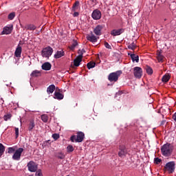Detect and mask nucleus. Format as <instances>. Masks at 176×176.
Segmentation results:
<instances>
[{
    "instance_id": "nucleus-1",
    "label": "nucleus",
    "mask_w": 176,
    "mask_h": 176,
    "mask_svg": "<svg viewBox=\"0 0 176 176\" xmlns=\"http://www.w3.org/2000/svg\"><path fill=\"white\" fill-rule=\"evenodd\" d=\"M161 152L164 156H170L171 152H173L171 144L168 143L164 144L161 148Z\"/></svg>"
},
{
    "instance_id": "nucleus-2",
    "label": "nucleus",
    "mask_w": 176,
    "mask_h": 176,
    "mask_svg": "<svg viewBox=\"0 0 176 176\" xmlns=\"http://www.w3.org/2000/svg\"><path fill=\"white\" fill-rule=\"evenodd\" d=\"M85 140V133L79 131L77 133V135H72L70 138L72 142H82Z\"/></svg>"
},
{
    "instance_id": "nucleus-3",
    "label": "nucleus",
    "mask_w": 176,
    "mask_h": 176,
    "mask_svg": "<svg viewBox=\"0 0 176 176\" xmlns=\"http://www.w3.org/2000/svg\"><path fill=\"white\" fill-rule=\"evenodd\" d=\"M122 74L121 70L116 71V72L111 73L108 76L109 82H118L119 77Z\"/></svg>"
},
{
    "instance_id": "nucleus-4",
    "label": "nucleus",
    "mask_w": 176,
    "mask_h": 176,
    "mask_svg": "<svg viewBox=\"0 0 176 176\" xmlns=\"http://www.w3.org/2000/svg\"><path fill=\"white\" fill-rule=\"evenodd\" d=\"M119 152H118V156L119 157H121L124 159V157H126L127 154L129 153V151H127V148L125 145L121 144L119 147Z\"/></svg>"
},
{
    "instance_id": "nucleus-5",
    "label": "nucleus",
    "mask_w": 176,
    "mask_h": 176,
    "mask_svg": "<svg viewBox=\"0 0 176 176\" xmlns=\"http://www.w3.org/2000/svg\"><path fill=\"white\" fill-rule=\"evenodd\" d=\"M27 167L30 173H36L38 170V164L34 161H30L27 164Z\"/></svg>"
},
{
    "instance_id": "nucleus-6",
    "label": "nucleus",
    "mask_w": 176,
    "mask_h": 176,
    "mask_svg": "<svg viewBox=\"0 0 176 176\" xmlns=\"http://www.w3.org/2000/svg\"><path fill=\"white\" fill-rule=\"evenodd\" d=\"M41 54L43 57L49 58L52 54H53V48L52 47H47L42 50Z\"/></svg>"
},
{
    "instance_id": "nucleus-7",
    "label": "nucleus",
    "mask_w": 176,
    "mask_h": 176,
    "mask_svg": "<svg viewBox=\"0 0 176 176\" xmlns=\"http://www.w3.org/2000/svg\"><path fill=\"white\" fill-rule=\"evenodd\" d=\"M24 152V148H19L16 149L12 155L13 160H20L21 159V153Z\"/></svg>"
},
{
    "instance_id": "nucleus-8",
    "label": "nucleus",
    "mask_w": 176,
    "mask_h": 176,
    "mask_svg": "<svg viewBox=\"0 0 176 176\" xmlns=\"http://www.w3.org/2000/svg\"><path fill=\"white\" fill-rule=\"evenodd\" d=\"M165 170H167L168 173L170 174H173L174 173V170H175V162H168L165 166H164Z\"/></svg>"
},
{
    "instance_id": "nucleus-9",
    "label": "nucleus",
    "mask_w": 176,
    "mask_h": 176,
    "mask_svg": "<svg viewBox=\"0 0 176 176\" xmlns=\"http://www.w3.org/2000/svg\"><path fill=\"white\" fill-rule=\"evenodd\" d=\"M133 75L136 79H141L142 77V69L140 67H135L133 68Z\"/></svg>"
},
{
    "instance_id": "nucleus-10",
    "label": "nucleus",
    "mask_w": 176,
    "mask_h": 176,
    "mask_svg": "<svg viewBox=\"0 0 176 176\" xmlns=\"http://www.w3.org/2000/svg\"><path fill=\"white\" fill-rule=\"evenodd\" d=\"M99 38L100 37L96 36V35H94V34H93L92 32H91L90 34L87 35V41H89V42H91L92 43H96V42L98 41Z\"/></svg>"
},
{
    "instance_id": "nucleus-11",
    "label": "nucleus",
    "mask_w": 176,
    "mask_h": 176,
    "mask_svg": "<svg viewBox=\"0 0 176 176\" xmlns=\"http://www.w3.org/2000/svg\"><path fill=\"white\" fill-rule=\"evenodd\" d=\"M104 27H105L104 25H98L96 26V28L94 30V32L96 35L98 36H100L101 35L102 30L104 29Z\"/></svg>"
},
{
    "instance_id": "nucleus-12",
    "label": "nucleus",
    "mask_w": 176,
    "mask_h": 176,
    "mask_svg": "<svg viewBox=\"0 0 176 176\" xmlns=\"http://www.w3.org/2000/svg\"><path fill=\"white\" fill-rule=\"evenodd\" d=\"M101 11L98 10H94L91 14V17L94 20H100V19H101Z\"/></svg>"
},
{
    "instance_id": "nucleus-13",
    "label": "nucleus",
    "mask_w": 176,
    "mask_h": 176,
    "mask_svg": "<svg viewBox=\"0 0 176 176\" xmlns=\"http://www.w3.org/2000/svg\"><path fill=\"white\" fill-rule=\"evenodd\" d=\"M123 32H124V29H123V28L118 29V30H113L111 32V35H112V36H118L119 35H121V34H123Z\"/></svg>"
},
{
    "instance_id": "nucleus-14",
    "label": "nucleus",
    "mask_w": 176,
    "mask_h": 176,
    "mask_svg": "<svg viewBox=\"0 0 176 176\" xmlns=\"http://www.w3.org/2000/svg\"><path fill=\"white\" fill-rule=\"evenodd\" d=\"M12 30H13L12 27H5L1 32V35H9V34H12Z\"/></svg>"
},
{
    "instance_id": "nucleus-15",
    "label": "nucleus",
    "mask_w": 176,
    "mask_h": 176,
    "mask_svg": "<svg viewBox=\"0 0 176 176\" xmlns=\"http://www.w3.org/2000/svg\"><path fill=\"white\" fill-rule=\"evenodd\" d=\"M41 68L44 71H50L52 69V64L49 62H45L42 65Z\"/></svg>"
},
{
    "instance_id": "nucleus-16",
    "label": "nucleus",
    "mask_w": 176,
    "mask_h": 176,
    "mask_svg": "<svg viewBox=\"0 0 176 176\" xmlns=\"http://www.w3.org/2000/svg\"><path fill=\"white\" fill-rule=\"evenodd\" d=\"M128 56H130L133 63H138L140 61V56L138 55H135V54L128 53Z\"/></svg>"
},
{
    "instance_id": "nucleus-17",
    "label": "nucleus",
    "mask_w": 176,
    "mask_h": 176,
    "mask_svg": "<svg viewBox=\"0 0 176 176\" xmlns=\"http://www.w3.org/2000/svg\"><path fill=\"white\" fill-rule=\"evenodd\" d=\"M80 63H82V56H78L77 58L74 60V66L79 67Z\"/></svg>"
},
{
    "instance_id": "nucleus-18",
    "label": "nucleus",
    "mask_w": 176,
    "mask_h": 176,
    "mask_svg": "<svg viewBox=\"0 0 176 176\" xmlns=\"http://www.w3.org/2000/svg\"><path fill=\"white\" fill-rule=\"evenodd\" d=\"M65 52L63 50L60 51H57L55 54L54 55V58H61V57H63L65 56Z\"/></svg>"
},
{
    "instance_id": "nucleus-19",
    "label": "nucleus",
    "mask_w": 176,
    "mask_h": 176,
    "mask_svg": "<svg viewBox=\"0 0 176 176\" xmlns=\"http://www.w3.org/2000/svg\"><path fill=\"white\" fill-rule=\"evenodd\" d=\"M21 52H22L21 46L18 45L14 52L15 57H18V58L21 57Z\"/></svg>"
},
{
    "instance_id": "nucleus-20",
    "label": "nucleus",
    "mask_w": 176,
    "mask_h": 176,
    "mask_svg": "<svg viewBox=\"0 0 176 176\" xmlns=\"http://www.w3.org/2000/svg\"><path fill=\"white\" fill-rule=\"evenodd\" d=\"M55 90H56V85H51L47 88V94H53Z\"/></svg>"
},
{
    "instance_id": "nucleus-21",
    "label": "nucleus",
    "mask_w": 176,
    "mask_h": 176,
    "mask_svg": "<svg viewBox=\"0 0 176 176\" xmlns=\"http://www.w3.org/2000/svg\"><path fill=\"white\" fill-rule=\"evenodd\" d=\"M54 98L55 100H63V98H64V95L60 92L55 91Z\"/></svg>"
},
{
    "instance_id": "nucleus-22",
    "label": "nucleus",
    "mask_w": 176,
    "mask_h": 176,
    "mask_svg": "<svg viewBox=\"0 0 176 176\" xmlns=\"http://www.w3.org/2000/svg\"><path fill=\"white\" fill-rule=\"evenodd\" d=\"M25 30H28L29 31H35V30H36V26H35L33 24H29V25H27L25 27Z\"/></svg>"
},
{
    "instance_id": "nucleus-23",
    "label": "nucleus",
    "mask_w": 176,
    "mask_h": 176,
    "mask_svg": "<svg viewBox=\"0 0 176 176\" xmlns=\"http://www.w3.org/2000/svg\"><path fill=\"white\" fill-rule=\"evenodd\" d=\"M35 127V122L34 120H30L28 124V130L29 131H32V129Z\"/></svg>"
},
{
    "instance_id": "nucleus-24",
    "label": "nucleus",
    "mask_w": 176,
    "mask_h": 176,
    "mask_svg": "<svg viewBox=\"0 0 176 176\" xmlns=\"http://www.w3.org/2000/svg\"><path fill=\"white\" fill-rule=\"evenodd\" d=\"M56 157L60 160L65 159V154L63 152H58L56 153Z\"/></svg>"
},
{
    "instance_id": "nucleus-25",
    "label": "nucleus",
    "mask_w": 176,
    "mask_h": 176,
    "mask_svg": "<svg viewBox=\"0 0 176 176\" xmlns=\"http://www.w3.org/2000/svg\"><path fill=\"white\" fill-rule=\"evenodd\" d=\"M79 9V1H76L72 7V11L73 12H76Z\"/></svg>"
},
{
    "instance_id": "nucleus-26",
    "label": "nucleus",
    "mask_w": 176,
    "mask_h": 176,
    "mask_svg": "<svg viewBox=\"0 0 176 176\" xmlns=\"http://www.w3.org/2000/svg\"><path fill=\"white\" fill-rule=\"evenodd\" d=\"M30 75H31V76L36 78L41 75V72L38 71V70H34L32 72V74Z\"/></svg>"
},
{
    "instance_id": "nucleus-27",
    "label": "nucleus",
    "mask_w": 176,
    "mask_h": 176,
    "mask_svg": "<svg viewBox=\"0 0 176 176\" xmlns=\"http://www.w3.org/2000/svg\"><path fill=\"white\" fill-rule=\"evenodd\" d=\"M157 58L159 62L163 61L164 57H163V55H162V52H161L157 51Z\"/></svg>"
},
{
    "instance_id": "nucleus-28",
    "label": "nucleus",
    "mask_w": 176,
    "mask_h": 176,
    "mask_svg": "<svg viewBox=\"0 0 176 176\" xmlns=\"http://www.w3.org/2000/svg\"><path fill=\"white\" fill-rule=\"evenodd\" d=\"M146 74H148V75H152V74H153V69H152V67H151L149 66H146Z\"/></svg>"
},
{
    "instance_id": "nucleus-29",
    "label": "nucleus",
    "mask_w": 176,
    "mask_h": 176,
    "mask_svg": "<svg viewBox=\"0 0 176 176\" xmlns=\"http://www.w3.org/2000/svg\"><path fill=\"white\" fill-rule=\"evenodd\" d=\"M87 67L88 69H91V68H94V67H96V63L94 62H89L87 63Z\"/></svg>"
},
{
    "instance_id": "nucleus-30",
    "label": "nucleus",
    "mask_w": 176,
    "mask_h": 176,
    "mask_svg": "<svg viewBox=\"0 0 176 176\" xmlns=\"http://www.w3.org/2000/svg\"><path fill=\"white\" fill-rule=\"evenodd\" d=\"M76 46H78V41H74L72 44L70 45L69 49H71V50H74Z\"/></svg>"
},
{
    "instance_id": "nucleus-31",
    "label": "nucleus",
    "mask_w": 176,
    "mask_h": 176,
    "mask_svg": "<svg viewBox=\"0 0 176 176\" xmlns=\"http://www.w3.org/2000/svg\"><path fill=\"white\" fill-rule=\"evenodd\" d=\"M74 148L72 145H69L67 146V153H71V152H74Z\"/></svg>"
},
{
    "instance_id": "nucleus-32",
    "label": "nucleus",
    "mask_w": 176,
    "mask_h": 176,
    "mask_svg": "<svg viewBox=\"0 0 176 176\" xmlns=\"http://www.w3.org/2000/svg\"><path fill=\"white\" fill-rule=\"evenodd\" d=\"M3 152H5V146L0 143V157L3 155Z\"/></svg>"
},
{
    "instance_id": "nucleus-33",
    "label": "nucleus",
    "mask_w": 176,
    "mask_h": 176,
    "mask_svg": "<svg viewBox=\"0 0 176 176\" xmlns=\"http://www.w3.org/2000/svg\"><path fill=\"white\" fill-rule=\"evenodd\" d=\"M11 118H12V114L10 113L6 114L3 116V119L6 122H8V120H10V119Z\"/></svg>"
},
{
    "instance_id": "nucleus-34",
    "label": "nucleus",
    "mask_w": 176,
    "mask_h": 176,
    "mask_svg": "<svg viewBox=\"0 0 176 176\" xmlns=\"http://www.w3.org/2000/svg\"><path fill=\"white\" fill-rule=\"evenodd\" d=\"M136 47L135 43H132L130 45H128V49L130 50H135Z\"/></svg>"
},
{
    "instance_id": "nucleus-35",
    "label": "nucleus",
    "mask_w": 176,
    "mask_h": 176,
    "mask_svg": "<svg viewBox=\"0 0 176 176\" xmlns=\"http://www.w3.org/2000/svg\"><path fill=\"white\" fill-rule=\"evenodd\" d=\"M168 80H170V76L165 75L162 77V82H167Z\"/></svg>"
},
{
    "instance_id": "nucleus-36",
    "label": "nucleus",
    "mask_w": 176,
    "mask_h": 176,
    "mask_svg": "<svg viewBox=\"0 0 176 176\" xmlns=\"http://www.w3.org/2000/svg\"><path fill=\"white\" fill-rule=\"evenodd\" d=\"M14 17H16V13L14 12H11L10 14H8L9 20H13Z\"/></svg>"
},
{
    "instance_id": "nucleus-37",
    "label": "nucleus",
    "mask_w": 176,
    "mask_h": 176,
    "mask_svg": "<svg viewBox=\"0 0 176 176\" xmlns=\"http://www.w3.org/2000/svg\"><path fill=\"white\" fill-rule=\"evenodd\" d=\"M41 120H43V122L46 123V122H47V120H49V118H48L47 116L44 114V115L41 116Z\"/></svg>"
},
{
    "instance_id": "nucleus-38",
    "label": "nucleus",
    "mask_w": 176,
    "mask_h": 176,
    "mask_svg": "<svg viewBox=\"0 0 176 176\" xmlns=\"http://www.w3.org/2000/svg\"><path fill=\"white\" fill-rule=\"evenodd\" d=\"M86 53V51L85 50H79L78 52V54H79L78 56H81V58H83V54Z\"/></svg>"
},
{
    "instance_id": "nucleus-39",
    "label": "nucleus",
    "mask_w": 176,
    "mask_h": 176,
    "mask_svg": "<svg viewBox=\"0 0 176 176\" xmlns=\"http://www.w3.org/2000/svg\"><path fill=\"white\" fill-rule=\"evenodd\" d=\"M52 138H54V140H58L60 138V135L57 134V133H54L52 135Z\"/></svg>"
},
{
    "instance_id": "nucleus-40",
    "label": "nucleus",
    "mask_w": 176,
    "mask_h": 176,
    "mask_svg": "<svg viewBox=\"0 0 176 176\" xmlns=\"http://www.w3.org/2000/svg\"><path fill=\"white\" fill-rule=\"evenodd\" d=\"M161 162H162V160H160L159 157L155 158L154 163H155V164H159Z\"/></svg>"
},
{
    "instance_id": "nucleus-41",
    "label": "nucleus",
    "mask_w": 176,
    "mask_h": 176,
    "mask_svg": "<svg viewBox=\"0 0 176 176\" xmlns=\"http://www.w3.org/2000/svg\"><path fill=\"white\" fill-rule=\"evenodd\" d=\"M15 151L16 149L13 147L8 148V153H13V152H14Z\"/></svg>"
},
{
    "instance_id": "nucleus-42",
    "label": "nucleus",
    "mask_w": 176,
    "mask_h": 176,
    "mask_svg": "<svg viewBox=\"0 0 176 176\" xmlns=\"http://www.w3.org/2000/svg\"><path fill=\"white\" fill-rule=\"evenodd\" d=\"M36 176H43L42 171L41 170H37L36 172Z\"/></svg>"
},
{
    "instance_id": "nucleus-43",
    "label": "nucleus",
    "mask_w": 176,
    "mask_h": 176,
    "mask_svg": "<svg viewBox=\"0 0 176 176\" xmlns=\"http://www.w3.org/2000/svg\"><path fill=\"white\" fill-rule=\"evenodd\" d=\"M104 47L107 49H112V47H111V45H109V43H108V42H104Z\"/></svg>"
},
{
    "instance_id": "nucleus-44",
    "label": "nucleus",
    "mask_w": 176,
    "mask_h": 176,
    "mask_svg": "<svg viewBox=\"0 0 176 176\" xmlns=\"http://www.w3.org/2000/svg\"><path fill=\"white\" fill-rule=\"evenodd\" d=\"M16 138H19V128H15Z\"/></svg>"
},
{
    "instance_id": "nucleus-45",
    "label": "nucleus",
    "mask_w": 176,
    "mask_h": 176,
    "mask_svg": "<svg viewBox=\"0 0 176 176\" xmlns=\"http://www.w3.org/2000/svg\"><path fill=\"white\" fill-rule=\"evenodd\" d=\"M73 16H74V17H78V16H79V12H75L73 14Z\"/></svg>"
},
{
    "instance_id": "nucleus-46",
    "label": "nucleus",
    "mask_w": 176,
    "mask_h": 176,
    "mask_svg": "<svg viewBox=\"0 0 176 176\" xmlns=\"http://www.w3.org/2000/svg\"><path fill=\"white\" fill-rule=\"evenodd\" d=\"M173 119L176 122V112L173 115Z\"/></svg>"
},
{
    "instance_id": "nucleus-47",
    "label": "nucleus",
    "mask_w": 176,
    "mask_h": 176,
    "mask_svg": "<svg viewBox=\"0 0 176 176\" xmlns=\"http://www.w3.org/2000/svg\"><path fill=\"white\" fill-rule=\"evenodd\" d=\"M91 2L96 3L97 2V0H91Z\"/></svg>"
}]
</instances>
